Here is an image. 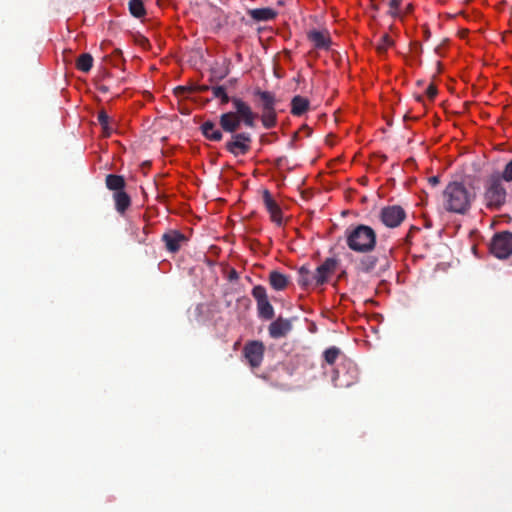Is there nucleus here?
<instances>
[{
    "instance_id": "f257e3e1",
    "label": "nucleus",
    "mask_w": 512,
    "mask_h": 512,
    "mask_svg": "<svg viewBox=\"0 0 512 512\" xmlns=\"http://www.w3.org/2000/svg\"><path fill=\"white\" fill-rule=\"evenodd\" d=\"M232 105L234 111L222 113L219 117L222 130L231 135L224 148L235 157L244 156L251 150L252 135L249 132H238V130L241 124L254 128L257 114L239 97L232 99Z\"/></svg>"
},
{
    "instance_id": "f03ea898",
    "label": "nucleus",
    "mask_w": 512,
    "mask_h": 512,
    "mask_svg": "<svg viewBox=\"0 0 512 512\" xmlns=\"http://www.w3.org/2000/svg\"><path fill=\"white\" fill-rule=\"evenodd\" d=\"M347 246L357 253H369L376 246V232L368 225L359 224L345 232Z\"/></svg>"
},
{
    "instance_id": "7ed1b4c3",
    "label": "nucleus",
    "mask_w": 512,
    "mask_h": 512,
    "mask_svg": "<svg viewBox=\"0 0 512 512\" xmlns=\"http://www.w3.org/2000/svg\"><path fill=\"white\" fill-rule=\"evenodd\" d=\"M253 96L258 98V107L262 111V125L266 129L274 128L277 125V113L275 109L277 100L275 94L256 88L253 91Z\"/></svg>"
},
{
    "instance_id": "20e7f679",
    "label": "nucleus",
    "mask_w": 512,
    "mask_h": 512,
    "mask_svg": "<svg viewBox=\"0 0 512 512\" xmlns=\"http://www.w3.org/2000/svg\"><path fill=\"white\" fill-rule=\"evenodd\" d=\"M499 173L489 176L485 186V201L489 209L499 210L506 202L507 192Z\"/></svg>"
},
{
    "instance_id": "39448f33",
    "label": "nucleus",
    "mask_w": 512,
    "mask_h": 512,
    "mask_svg": "<svg viewBox=\"0 0 512 512\" xmlns=\"http://www.w3.org/2000/svg\"><path fill=\"white\" fill-rule=\"evenodd\" d=\"M472 195L458 182L450 183V212L463 214L470 205Z\"/></svg>"
},
{
    "instance_id": "423d86ee",
    "label": "nucleus",
    "mask_w": 512,
    "mask_h": 512,
    "mask_svg": "<svg viewBox=\"0 0 512 512\" xmlns=\"http://www.w3.org/2000/svg\"><path fill=\"white\" fill-rule=\"evenodd\" d=\"M492 255L498 259H507L512 255V232L501 231L494 234L489 244Z\"/></svg>"
},
{
    "instance_id": "0eeeda50",
    "label": "nucleus",
    "mask_w": 512,
    "mask_h": 512,
    "mask_svg": "<svg viewBox=\"0 0 512 512\" xmlns=\"http://www.w3.org/2000/svg\"><path fill=\"white\" fill-rule=\"evenodd\" d=\"M256 300L258 317L263 320H272L275 316V310L268 299L266 289L262 285H256L251 291Z\"/></svg>"
},
{
    "instance_id": "6e6552de",
    "label": "nucleus",
    "mask_w": 512,
    "mask_h": 512,
    "mask_svg": "<svg viewBox=\"0 0 512 512\" xmlns=\"http://www.w3.org/2000/svg\"><path fill=\"white\" fill-rule=\"evenodd\" d=\"M379 219L388 228H396L406 219V212L400 205H389L381 209Z\"/></svg>"
},
{
    "instance_id": "1a4fd4ad",
    "label": "nucleus",
    "mask_w": 512,
    "mask_h": 512,
    "mask_svg": "<svg viewBox=\"0 0 512 512\" xmlns=\"http://www.w3.org/2000/svg\"><path fill=\"white\" fill-rule=\"evenodd\" d=\"M265 346L261 341H249L243 348V355L251 368H258L263 361Z\"/></svg>"
},
{
    "instance_id": "9d476101",
    "label": "nucleus",
    "mask_w": 512,
    "mask_h": 512,
    "mask_svg": "<svg viewBox=\"0 0 512 512\" xmlns=\"http://www.w3.org/2000/svg\"><path fill=\"white\" fill-rule=\"evenodd\" d=\"M378 265L382 272L390 267V262L385 253L382 255H365L358 262V269L363 273L372 272Z\"/></svg>"
},
{
    "instance_id": "9b49d317",
    "label": "nucleus",
    "mask_w": 512,
    "mask_h": 512,
    "mask_svg": "<svg viewBox=\"0 0 512 512\" xmlns=\"http://www.w3.org/2000/svg\"><path fill=\"white\" fill-rule=\"evenodd\" d=\"M338 260L335 258H326L315 270L316 287L326 284L331 276L336 272Z\"/></svg>"
},
{
    "instance_id": "f8f14e48",
    "label": "nucleus",
    "mask_w": 512,
    "mask_h": 512,
    "mask_svg": "<svg viewBox=\"0 0 512 512\" xmlns=\"http://www.w3.org/2000/svg\"><path fill=\"white\" fill-rule=\"evenodd\" d=\"M165 249L170 253H177L187 243L188 238L178 230H168L161 237Z\"/></svg>"
},
{
    "instance_id": "ddd939ff",
    "label": "nucleus",
    "mask_w": 512,
    "mask_h": 512,
    "mask_svg": "<svg viewBox=\"0 0 512 512\" xmlns=\"http://www.w3.org/2000/svg\"><path fill=\"white\" fill-rule=\"evenodd\" d=\"M292 330V322L289 319L278 317L268 327L269 336L273 339L283 338Z\"/></svg>"
},
{
    "instance_id": "4468645a",
    "label": "nucleus",
    "mask_w": 512,
    "mask_h": 512,
    "mask_svg": "<svg viewBox=\"0 0 512 512\" xmlns=\"http://www.w3.org/2000/svg\"><path fill=\"white\" fill-rule=\"evenodd\" d=\"M308 40L316 49L328 50L331 45V38L327 30H310L307 32Z\"/></svg>"
},
{
    "instance_id": "2eb2a0df",
    "label": "nucleus",
    "mask_w": 512,
    "mask_h": 512,
    "mask_svg": "<svg viewBox=\"0 0 512 512\" xmlns=\"http://www.w3.org/2000/svg\"><path fill=\"white\" fill-rule=\"evenodd\" d=\"M262 198L267 211L270 213L272 221L277 224H281L282 211L276 201L272 198L271 193L268 190H264Z\"/></svg>"
},
{
    "instance_id": "dca6fc26",
    "label": "nucleus",
    "mask_w": 512,
    "mask_h": 512,
    "mask_svg": "<svg viewBox=\"0 0 512 512\" xmlns=\"http://www.w3.org/2000/svg\"><path fill=\"white\" fill-rule=\"evenodd\" d=\"M202 135L210 141L220 142L223 139V130L218 128L216 123L211 120H207L200 126Z\"/></svg>"
},
{
    "instance_id": "f3484780",
    "label": "nucleus",
    "mask_w": 512,
    "mask_h": 512,
    "mask_svg": "<svg viewBox=\"0 0 512 512\" xmlns=\"http://www.w3.org/2000/svg\"><path fill=\"white\" fill-rule=\"evenodd\" d=\"M247 14L255 21V22H266L274 20L277 17V11L270 7L264 8H255L249 9Z\"/></svg>"
},
{
    "instance_id": "a211bd4d",
    "label": "nucleus",
    "mask_w": 512,
    "mask_h": 512,
    "mask_svg": "<svg viewBox=\"0 0 512 512\" xmlns=\"http://www.w3.org/2000/svg\"><path fill=\"white\" fill-rule=\"evenodd\" d=\"M268 282L274 290L283 291L290 284V277L277 270H272L269 273Z\"/></svg>"
},
{
    "instance_id": "6ab92c4d",
    "label": "nucleus",
    "mask_w": 512,
    "mask_h": 512,
    "mask_svg": "<svg viewBox=\"0 0 512 512\" xmlns=\"http://www.w3.org/2000/svg\"><path fill=\"white\" fill-rule=\"evenodd\" d=\"M309 104L307 98L296 95L291 100V113L294 116H301L308 110Z\"/></svg>"
},
{
    "instance_id": "aec40b11",
    "label": "nucleus",
    "mask_w": 512,
    "mask_h": 512,
    "mask_svg": "<svg viewBox=\"0 0 512 512\" xmlns=\"http://www.w3.org/2000/svg\"><path fill=\"white\" fill-rule=\"evenodd\" d=\"M113 199L115 208L120 214H123L131 205V198L124 190L114 193Z\"/></svg>"
},
{
    "instance_id": "412c9836",
    "label": "nucleus",
    "mask_w": 512,
    "mask_h": 512,
    "mask_svg": "<svg viewBox=\"0 0 512 512\" xmlns=\"http://www.w3.org/2000/svg\"><path fill=\"white\" fill-rule=\"evenodd\" d=\"M298 274H299L298 284L301 287H303V288H306L309 286L316 287V280L314 279L315 272L311 273L310 270L308 269V267L301 266L298 270Z\"/></svg>"
},
{
    "instance_id": "4be33fe9",
    "label": "nucleus",
    "mask_w": 512,
    "mask_h": 512,
    "mask_svg": "<svg viewBox=\"0 0 512 512\" xmlns=\"http://www.w3.org/2000/svg\"><path fill=\"white\" fill-rule=\"evenodd\" d=\"M105 184L109 190H112L115 193L123 191L126 186L124 177L116 174H108L105 179Z\"/></svg>"
},
{
    "instance_id": "5701e85b",
    "label": "nucleus",
    "mask_w": 512,
    "mask_h": 512,
    "mask_svg": "<svg viewBox=\"0 0 512 512\" xmlns=\"http://www.w3.org/2000/svg\"><path fill=\"white\" fill-rule=\"evenodd\" d=\"M93 66V57L89 53H83L76 59V68L82 72H89Z\"/></svg>"
},
{
    "instance_id": "b1692460",
    "label": "nucleus",
    "mask_w": 512,
    "mask_h": 512,
    "mask_svg": "<svg viewBox=\"0 0 512 512\" xmlns=\"http://www.w3.org/2000/svg\"><path fill=\"white\" fill-rule=\"evenodd\" d=\"M128 8L131 15L136 18H141L146 15V9L142 0H129Z\"/></svg>"
},
{
    "instance_id": "393cba45",
    "label": "nucleus",
    "mask_w": 512,
    "mask_h": 512,
    "mask_svg": "<svg viewBox=\"0 0 512 512\" xmlns=\"http://www.w3.org/2000/svg\"><path fill=\"white\" fill-rule=\"evenodd\" d=\"M211 92L214 98L220 100L221 105L227 104L229 102L232 103V99L234 98L228 96L226 88L224 86H213L211 87Z\"/></svg>"
},
{
    "instance_id": "a878e982",
    "label": "nucleus",
    "mask_w": 512,
    "mask_h": 512,
    "mask_svg": "<svg viewBox=\"0 0 512 512\" xmlns=\"http://www.w3.org/2000/svg\"><path fill=\"white\" fill-rule=\"evenodd\" d=\"M393 43V40L388 34H383L376 45V50L379 54H384Z\"/></svg>"
},
{
    "instance_id": "bb28decb",
    "label": "nucleus",
    "mask_w": 512,
    "mask_h": 512,
    "mask_svg": "<svg viewBox=\"0 0 512 512\" xmlns=\"http://www.w3.org/2000/svg\"><path fill=\"white\" fill-rule=\"evenodd\" d=\"M339 355H340V349L335 346L329 347L323 353L324 360L329 365H333L336 362Z\"/></svg>"
},
{
    "instance_id": "cd10ccee",
    "label": "nucleus",
    "mask_w": 512,
    "mask_h": 512,
    "mask_svg": "<svg viewBox=\"0 0 512 512\" xmlns=\"http://www.w3.org/2000/svg\"><path fill=\"white\" fill-rule=\"evenodd\" d=\"M97 119H98V122L100 123V125L103 128V132H104L105 136H109L111 134V132H112V129L109 127V116H108V114L104 110H101L98 113Z\"/></svg>"
},
{
    "instance_id": "c85d7f7f",
    "label": "nucleus",
    "mask_w": 512,
    "mask_h": 512,
    "mask_svg": "<svg viewBox=\"0 0 512 512\" xmlns=\"http://www.w3.org/2000/svg\"><path fill=\"white\" fill-rule=\"evenodd\" d=\"M402 0H390L388 2L389 10L388 14L395 17L399 15V6L401 4Z\"/></svg>"
},
{
    "instance_id": "c756f323",
    "label": "nucleus",
    "mask_w": 512,
    "mask_h": 512,
    "mask_svg": "<svg viewBox=\"0 0 512 512\" xmlns=\"http://www.w3.org/2000/svg\"><path fill=\"white\" fill-rule=\"evenodd\" d=\"M500 177L504 181H512V160L505 165L502 174H500Z\"/></svg>"
},
{
    "instance_id": "7c9ffc66",
    "label": "nucleus",
    "mask_w": 512,
    "mask_h": 512,
    "mask_svg": "<svg viewBox=\"0 0 512 512\" xmlns=\"http://www.w3.org/2000/svg\"><path fill=\"white\" fill-rule=\"evenodd\" d=\"M426 95L430 100H433L437 95V88L434 85L430 84L426 89Z\"/></svg>"
},
{
    "instance_id": "2f4dec72",
    "label": "nucleus",
    "mask_w": 512,
    "mask_h": 512,
    "mask_svg": "<svg viewBox=\"0 0 512 512\" xmlns=\"http://www.w3.org/2000/svg\"><path fill=\"white\" fill-rule=\"evenodd\" d=\"M441 175H433L428 178V184L431 187H435L440 183Z\"/></svg>"
},
{
    "instance_id": "473e14b6",
    "label": "nucleus",
    "mask_w": 512,
    "mask_h": 512,
    "mask_svg": "<svg viewBox=\"0 0 512 512\" xmlns=\"http://www.w3.org/2000/svg\"><path fill=\"white\" fill-rule=\"evenodd\" d=\"M239 279V274L235 269H231L228 273V280L229 281H237Z\"/></svg>"
},
{
    "instance_id": "72a5a7b5",
    "label": "nucleus",
    "mask_w": 512,
    "mask_h": 512,
    "mask_svg": "<svg viewBox=\"0 0 512 512\" xmlns=\"http://www.w3.org/2000/svg\"><path fill=\"white\" fill-rule=\"evenodd\" d=\"M189 91H191V89L184 86H178L175 88V94L177 95H184L186 92Z\"/></svg>"
},
{
    "instance_id": "f704fd0d",
    "label": "nucleus",
    "mask_w": 512,
    "mask_h": 512,
    "mask_svg": "<svg viewBox=\"0 0 512 512\" xmlns=\"http://www.w3.org/2000/svg\"><path fill=\"white\" fill-rule=\"evenodd\" d=\"M468 33V30L466 29H459L458 30V35L461 37V38H464Z\"/></svg>"
},
{
    "instance_id": "c9c22d12",
    "label": "nucleus",
    "mask_w": 512,
    "mask_h": 512,
    "mask_svg": "<svg viewBox=\"0 0 512 512\" xmlns=\"http://www.w3.org/2000/svg\"><path fill=\"white\" fill-rule=\"evenodd\" d=\"M209 89H210V88H209L208 86H205V85L200 86V87L198 88V90H199L200 92H204V91H207V90H209Z\"/></svg>"
},
{
    "instance_id": "e433bc0d",
    "label": "nucleus",
    "mask_w": 512,
    "mask_h": 512,
    "mask_svg": "<svg viewBox=\"0 0 512 512\" xmlns=\"http://www.w3.org/2000/svg\"><path fill=\"white\" fill-rule=\"evenodd\" d=\"M448 192V186L443 190V195L445 196Z\"/></svg>"
},
{
    "instance_id": "4c0bfd02",
    "label": "nucleus",
    "mask_w": 512,
    "mask_h": 512,
    "mask_svg": "<svg viewBox=\"0 0 512 512\" xmlns=\"http://www.w3.org/2000/svg\"><path fill=\"white\" fill-rule=\"evenodd\" d=\"M148 42V39H143L142 44H145Z\"/></svg>"
},
{
    "instance_id": "58836bf2",
    "label": "nucleus",
    "mask_w": 512,
    "mask_h": 512,
    "mask_svg": "<svg viewBox=\"0 0 512 512\" xmlns=\"http://www.w3.org/2000/svg\"><path fill=\"white\" fill-rule=\"evenodd\" d=\"M148 42V39H143L142 44H145Z\"/></svg>"
}]
</instances>
